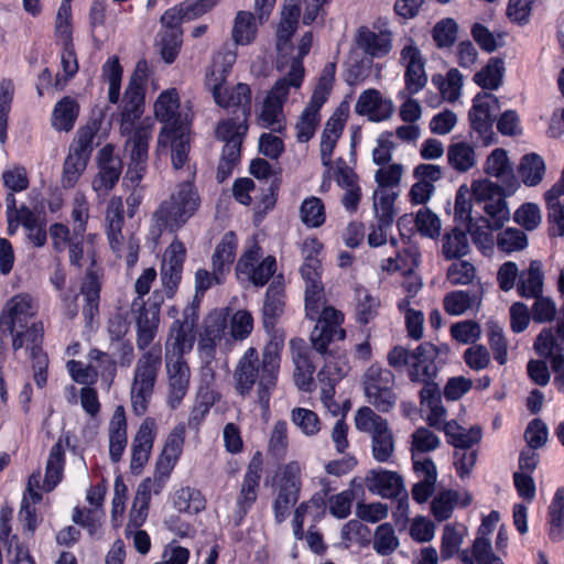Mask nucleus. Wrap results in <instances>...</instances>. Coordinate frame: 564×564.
I'll return each mask as SVG.
<instances>
[{"label": "nucleus", "instance_id": "1", "mask_svg": "<svg viewBox=\"0 0 564 564\" xmlns=\"http://www.w3.org/2000/svg\"><path fill=\"white\" fill-rule=\"evenodd\" d=\"M282 349L283 340L276 337L264 346L261 358L254 347H249L234 369L236 392L243 398L254 392L259 404L268 409L278 382Z\"/></svg>", "mask_w": 564, "mask_h": 564}, {"label": "nucleus", "instance_id": "2", "mask_svg": "<svg viewBox=\"0 0 564 564\" xmlns=\"http://www.w3.org/2000/svg\"><path fill=\"white\" fill-rule=\"evenodd\" d=\"M145 88L128 84L121 109L120 131L127 137L124 148L129 152L130 163L126 177L132 184H139L147 173L149 143L152 137V122L145 119L134 127L144 110Z\"/></svg>", "mask_w": 564, "mask_h": 564}, {"label": "nucleus", "instance_id": "3", "mask_svg": "<svg viewBox=\"0 0 564 564\" xmlns=\"http://www.w3.org/2000/svg\"><path fill=\"white\" fill-rule=\"evenodd\" d=\"M198 318L197 306L185 307L183 319L172 323L165 341V369L167 375V402L172 409L177 408L187 393L191 378L189 367L184 355L193 348L192 332Z\"/></svg>", "mask_w": 564, "mask_h": 564}, {"label": "nucleus", "instance_id": "4", "mask_svg": "<svg viewBox=\"0 0 564 564\" xmlns=\"http://www.w3.org/2000/svg\"><path fill=\"white\" fill-rule=\"evenodd\" d=\"M195 170L187 166L186 178L180 182L169 198L164 199L152 216L158 235L164 230L176 232L199 209L200 196L194 186Z\"/></svg>", "mask_w": 564, "mask_h": 564}, {"label": "nucleus", "instance_id": "5", "mask_svg": "<svg viewBox=\"0 0 564 564\" xmlns=\"http://www.w3.org/2000/svg\"><path fill=\"white\" fill-rule=\"evenodd\" d=\"M441 349L430 341L420 344L409 350L403 346H394L387 355L390 367L395 370H408L412 382L426 381L437 377L440 367L436 362Z\"/></svg>", "mask_w": 564, "mask_h": 564}, {"label": "nucleus", "instance_id": "6", "mask_svg": "<svg viewBox=\"0 0 564 564\" xmlns=\"http://www.w3.org/2000/svg\"><path fill=\"white\" fill-rule=\"evenodd\" d=\"M142 351L135 364L130 389L131 408L137 416L145 414L162 366L160 345H153Z\"/></svg>", "mask_w": 564, "mask_h": 564}, {"label": "nucleus", "instance_id": "7", "mask_svg": "<svg viewBox=\"0 0 564 564\" xmlns=\"http://www.w3.org/2000/svg\"><path fill=\"white\" fill-rule=\"evenodd\" d=\"M357 430L371 434V453L378 463H392L395 440L388 421L370 408H360L355 416Z\"/></svg>", "mask_w": 564, "mask_h": 564}, {"label": "nucleus", "instance_id": "8", "mask_svg": "<svg viewBox=\"0 0 564 564\" xmlns=\"http://www.w3.org/2000/svg\"><path fill=\"white\" fill-rule=\"evenodd\" d=\"M300 75L301 69L297 63L293 72V78L285 75L276 80L269 90L260 113V120L264 128H270L275 132L284 130L283 106L288 100L291 88H300Z\"/></svg>", "mask_w": 564, "mask_h": 564}, {"label": "nucleus", "instance_id": "9", "mask_svg": "<svg viewBox=\"0 0 564 564\" xmlns=\"http://www.w3.org/2000/svg\"><path fill=\"white\" fill-rule=\"evenodd\" d=\"M302 468L297 462L280 467L276 480V496L272 503L276 523L284 522L291 509L296 505L302 488Z\"/></svg>", "mask_w": 564, "mask_h": 564}, {"label": "nucleus", "instance_id": "10", "mask_svg": "<svg viewBox=\"0 0 564 564\" xmlns=\"http://www.w3.org/2000/svg\"><path fill=\"white\" fill-rule=\"evenodd\" d=\"M473 195L477 203H482V209L487 215V226L492 230L500 229L510 219L505 196L508 195L506 187L489 180H480L473 183Z\"/></svg>", "mask_w": 564, "mask_h": 564}, {"label": "nucleus", "instance_id": "11", "mask_svg": "<svg viewBox=\"0 0 564 564\" xmlns=\"http://www.w3.org/2000/svg\"><path fill=\"white\" fill-rule=\"evenodd\" d=\"M393 387L392 371L377 364L371 365L364 375L366 397L369 403L380 412H389L395 405L397 395Z\"/></svg>", "mask_w": 564, "mask_h": 564}, {"label": "nucleus", "instance_id": "12", "mask_svg": "<svg viewBox=\"0 0 564 564\" xmlns=\"http://www.w3.org/2000/svg\"><path fill=\"white\" fill-rule=\"evenodd\" d=\"M343 322L344 315L341 312L334 307H323L310 336L313 348L317 352L321 355L327 354L330 341L335 339L343 340L345 338L346 333L341 328Z\"/></svg>", "mask_w": 564, "mask_h": 564}, {"label": "nucleus", "instance_id": "13", "mask_svg": "<svg viewBox=\"0 0 564 564\" xmlns=\"http://www.w3.org/2000/svg\"><path fill=\"white\" fill-rule=\"evenodd\" d=\"M400 62L405 67V87L399 98L416 95L427 84V75L421 51L412 41L401 50Z\"/></svg>", "mask_w": 564, "mask_h": 564}, {"label": "nucleus", "instance_id": "14", "mask_svg": "<svg viewBox=\"0 0 564 564\" xmlns=\"http://www.w3.org/2000/svg\"><path fill=\"white\" fill-rule=\"evenodd\" d=\"M263 471V458L260 452H256L251 457L243 480L241 484L240 492L236 501L235 521L239 524L246 517L252 505L258 497V488L260 485Z\"/></svg>", "mask_w": 564, "mask_h": 564}, {"label": "nucleus", "instance_id": "15", "mask_svg": "<svg viewBox=\"0 0 564 564\" xmlns=\"http://www.w3.org/2000/svg\"><path fill=\"white\" fill-rule=\"evenodd\" d=\"M300 13V0H285L276 29L278 67L281 70L283 69L281 59L294 51L291 39L297 29Z\"/></svg>", "mask_w": 564, "mask_h": 564}, {"label": "nucleus", "instance_id": "16", "mask_svg": "<svg viewBox=\"0 0 564 564\" xmlns=\"http://www.w3.org/2000/svg\"><path fill=\"white\" fill-rule=\"evenodd\" d=\"M99 172L93 180V188L98 194H107L118 183L122 173V161L115 154L111 144L105 145L98 153Z\"/></svg>", "mask_w": 564, "mask_h": 564}, {"label": "nucleus", "instance_id": "17", "mask_svg": "<svg viewBox=\"0 0 564 564\" xmlns=\"http://www.w3.org/2000/svg\"><path fill=\"white\" fill-rule=\"evenodd\" d=\"M171 145V159L173 167L178 170H184V174H186L187 166L194 167L188 164V152L191 149L189 145V134L186 126H180L178 129H166L163 128L158 138V149L166 148ZM186 178V175H184Z\"/></svg>", "mask_w": 564, "mask_h": 564}, {"label": "nucleus", "instance_id": "18", "mask_svg": "<svg viewBox=\"0 0 564 564\" xmlns=\"http://www.w3.org/2000/svg\"><path fill=\"white\" fill-rule=\"evenodd\" d=\"M35 314V307L30 295L18 294L4 306L0 316V330L13 334L17 328H25L29 319Z\"/></svg>", "mask_w": 564, "mask_h": 564}, {"label": "nucleus", "instance_id": "19", "mask_svg": "<svg viewBox=\"0 0 564 564\" xmlns=\"http://www.w3.org/2000/svg\"><path fill=\"white\" fill-rule=\"evenodd\" d=\"M369 491L386 499H398L400 502L408 499L402 477L395 473L382 468L371 469L366 477Z\"/></svg>", "mask_w": 564, "mask_h": 564}, {"label": "nucleus", "instance_id": "20", "mask_svg": "<svg viewBox=\"0 0 564 564\" xmlns=\"http://www.w3.org/2000/svg\"><path fill=\"white\" fill-rule=\"evenodd\" d=\"M260 256V248L258 246H253L239 259L237 264V270L247 274L256 286H263L267 284L276 269V261L274 257L268 256L259 262Z\"/></svg>", "mask_w": 564, "mask_h": 564}, {"label": "nucleus", "instance_id": "21", "mask_svg": "<svg viewBox=\"0 0 564 564\" xmlns=\"http://www.w3.org/2000/svg\"><path fill=\"white\" fill-rule=\"evenodd\" d=\"M394 109L392 100L383 98L381 93L375 88L364 90L355 104V112L367 117L372 122L390 119Z\"/></svg>", "mask_w": 564, "mask_h": 564}, {"label": "nucleus", "instance_id": "22", "mask_svg": "<svg viewBox=\"0 0 564 564\" xmlns=\"http://www.w3.org/2000/svg\"><path fill=\"white\" fill-rule=\"evenodd\" d=\"M133 311L137 313V347L139 350H148L158 334L160 306L156 303L140 302Z\"/></svg>", "mask_w": 564, "mask_h": 564}, {"label": "nucleus", "instance_id": "23", "mask_svg": "<svg viewBox=\"0 0 564 564\" xmlns=\"http://www.w3.org/2000/svg\"><path fill=\"white\" fill-rule=\"evenodd\" d=\"M156 435V423L147 417L140 425L132 441V455L130 468L133 474H139L150 458Z\"/></svg>", "mask_w": 564, "mask_h": 564}, {"label": "nucleus", "instance_id": "24", "mask_svg": "<svg viewBox=\"0 0 564 564\" xmlns=\"http://www.w3.org/2000/svg\"><path fill=\"white\" fill-rule=\"evenodd\" d=\"M161 474L155 470L153 478H147L138 486L137 494L133 500L130 521L135 527L143 524L148 517L149 505L152 494L159 495L167 478H161Z\"/></svg>", "mask_w": 564, "mask_h": 564}, {"label": "nucleus", "instance_id": "25", "mask_svg": "<svg viewBox=\"0 0 564 564\" xmlns=\"http://www.w3.org/2000/svg\"><path fill=\"white\" fill-rule=\"evenodd\" d=\"M499 109V101L492 94H477L473 100V107L469 110L468 118L471 128L479 132H488Z\"/></svg>", "mask_w": 564, "mask_h": 564}, {"label": "nucleus", "instance_id": "26", "mask_svg": "<svg viewBox=\"0 0 564 564\" xmlns=\"http://www.w3.org/2000/svg\"><path fill=\"white\" fill-rule=\"evenodd\" d=\"M185 426L183 424H178L167 435L163 451L158 458L155 466V470L162 475L161 478L170 477L174 466L182 455L185 442Z\"/></svg>", "mask_w": 564, "mask_h": 564}, {"label": "nucleus", "instance_id": "27", "mask_svg": "<svg viewBox=\"0 0 564 564\" xmlns=\"http://www.w3.org/2000/svg\"><path fill=\"white\" fill-rule=\"evenodd\" d=\"M484 171L487 175L501 181L502 185L508 191V195L514 193L519 186L505 149L497 148L487 156Z\"/></svg>", "mask_w": 564, "mask_h": 564}, {"label": "nucleus", "instance_id": "28", "mask_svg": "<svg viewBox=\"0 0 564 564\" xmlns=\"http://www.w3.org/2000/svg\"><path fill=\"white\" fill-rule=\"evenodd\" d=\"M215 102L232 111L235 116L248 118L251 113V89L247 84L239 83L235 87H224L217 93Z\"/></svg>", "mask_w": 564, "mask_h": 564}, {"label": "nucleus", "instance_id": "29", "mask_svg": "<svg viewBox=\"0 0 564 564\" xmlns=\"http://www.w3.org/2000/svg\"><path fill=\"white\" fill-rule=\"evenodd\" d=\"M356 43L366 54L380 58L390 53L392 34L387 30L376 32L368 26H360L356 35Z\"/></svg>", "mask_w": 564, "mask_h": 564}, {"label": "nucleus", "instance_id": "30", "mask_svg": "<svg viewBox=\"0 0 564 564\" xmlns=\"http://www.w3.org/2000/svg\"><path fill=\"white\" fill-rule=\"evenodd\" d=\"M281 276H276L269 285L262 307L263 326L269 332L284 312V285Z\"/></svg>", "mask_w": 564, "mask_h": 564}, {"label": "nucleus", "instance_id": "31", "mask_svg": "<svg viewBox=\"0 0 564 564\" xmlns=\"http://www.w3.org/2000/svg\"><path fill=\"white\" fill-rule=\"evenodd\" d=\"M127 420L122 406H118L109 422V456L111 462L118 463L127 447Z\"/></svg>", "mask_w": 564, "mask_h": 564}, {"label": "nucleus", "instance_id": "32", "mask_svg": "<svg viewBox=\"0 0 564 564\" xmlns=\"http://www.w3.org/2000/svg\"><path fill=\"white\" fill-rule=\"evenodd\" d=\"M100 289L98 276L91 270L87 271L80 286L84 297L83 316L86 325L91 326L99 315Z\"/></svg>", "mask_w": 564, "mask_h": 564}, {"label": "nucleus", "instance_id": "33", "mask_svg": "<svg viewBox=\"0 0 564 564\" xmlns=\"http://www.w3.org/2000/svg\"><path fill=\"white\" fill-rule=\"evenodd\" d=\"M178 108L180 98L177 91L169 89L161 93L158 97L154 104V113L160 121L165 123L164 128L178 129L180 126H183L180 123Z\"/></svg>", "mask_w": 564, "mask_h": 564}, {"label": "nucleus", "instance_id": "34", "mask_svg": "<svg viewBox=\"0 0 564 564\" xmlns=\"http://www.w3.org/2000/svg\"><path fill=\"white\" fill-rule=\"evenodd\" d=\"M544 273L542 263L532 260L529 268L522 270L517 282V292L520 296L531 299L543 293Z\"/></svg>", "mask_w": 564, "mask_h": 564}, {"label": "nucleus", "instance_id": "35", "mask_svg": "<svg viewBox=\"0 0 564 564\" xmlns=\"http://www.w3.org/2000/svg\"><path fill=\"white\" fill-rule=\"evenodd\" d=\"M324 104L325 101L311 97L295 124L299 142H308L314 137L321 121L319 110Z\"/></svg>", "mask_w": 564, "mask_h": 564}, {"label": "nucleus", "instance_id": "36", "mask_svg": "<svg viewBox=\"0 0 564 564\" xmlns=\"http://www.w3.org/2000/svg\"><path fill=\"white\" fill-rule=\"evenodd\" d=\"M446 156L448 165L458 173H466L477 164L475 145L466 141L451 143Z\"/></svg>", "mask_w": 564, "mask_h": 564}, {"label": "nucleus", "instance_id": "37", "mask_svg": "<svg viewBox=\"0 0 564 564\" xmlns=\"http://www.w3.org/2000/svg\"><path fill=\"white\" fill-rule=\"evenodd\" d=\"M322 250V245L317 239L305 240L303 245L304 263L301 267V274L305 281V286L308 284H322L321 272L322 264L318 259V253Z\"/></svg>", "mask_w": 564, "mask_h": 564}, {"label": "nucleus", "instance_id": "38", "mask_svg": "<svg viewBox=\"0 0 564 564\" xmlns=\"http://www.w3.org/2000/svg\"><path fill=\"white\" fill-rule=\"evenodd\" d=\"M254 10H257L254 8ZM259 15V12L256 11ZM268 20L264 19L262 22L260 21V18L258 17L259 24H262ZM258 33V22L253 13L248 11H239L236 14L234 26L231 31L232 40L236 45H249L251 44Z\"/></svg>", "mask_w": 564, "mask_h": 564}, {"label": "nucleus", "instance_id": "39", "mask_svg": "<svg viewBox=\"0 0 564 564\" xmlns=\"http://www.w3.org/2000/svg\"><path fill=\"white\" fill-rule=\"evenodd\" d=\"M444 433L447 443L456 449H469L481 440V429L479 426L465 429L454 420L446 423Z\"/></svg>", "mask_w": 564, "mask_h": 564}, {"label": "nucleus", "instance_id": "40", "mask_svg": "<svg viewBox=\"0 0 564 564\" xmlns=\"http://www.w3.org/2000/svg\"><path fill=\"white\" fill-rule=\"evenodd\" d=\"M562 196H564V185L562 183L554 184L544 194L547 220L552 228L556 230V235L564 237V203L560 202Z\"/></svg>", "mask_w": 564, "mask_h": 564}, {"label": "nucleus", "instance_id": "41", "mask_svg": "<svg viewBox=\"0 0 564 564\" xmlns=\"http://www.w3.org/2000/svg\"><path fill=\"white\" fill-rule=\"evenodd\" d=\"M343 130L344 121L340 117L337 116H332L327 120L323 130L319 144L321 160L322 164L328 169L332 166L333 151L343 133Z\"/></svg>", "mask_w": 564, "mask_h": 564}, {"label": "nucleus", "instance_id": "42", "mask_svg": "<svg viewBox=\"0 0 564 564\" xmlns=\"http://www.w3.org/2000/svg\"><path fill=\"white\" fill-rule=\"evenodd\" d=\"M459 558L465 564H503L501 558L494 554L490 540L484 534H478L474 541L471 552L463 550Z\"/></svg>", "mask_w": 564, "mask_h": 564}, {"label": "nucleus", "instance_id": "43", "mask_svg": "<svg viewBox=\"0 0 564 564\" xmlns=\"http://www.w3.org/2000/svg\"><path fill=\"white\" fill-rule=\"evenodd\" d=\"M79 106L70 97L62 98L54 107L52 113V126L57 131H70L77 120Z\"/></svg>", "mask_w": 564, "mask_h": 564}, {"label": "nucleus", "instance_id": "44", "mask_svg": "<svg viewBox=\"0 0 564 564\" xmlns=\"http://www.w3.org/2000/svg\"><path fill=\"white\" fill-rule=\"evenodd\" d=\"M294 381L299 389L311 391L313 388V375L315 366L313 365L310 352L306 348L293 349Z\"/></svg>", "mask_w": 564, "mask_h": 564}, {"label": "nucleus", "instance_id": "45", "mask_svg": "<svg viewBox=\"0 0 564 564\" xmlns=\"http://www.w3.org/2000/svg\"><path fill=\"white\" fill-rule=\"evenodd\" d=\"M470 250L468 235L455 227L446 231L442 239V254L446 260L460 259Z\"/></svg>", "mask_w": 564, "mask_h": 564}, {"label": "nucleus", "instance_id": "46", "mask_svg": "<svg viewBox=\"0 0 564 564\" xmlns=\"http://www.w3.org/2000/svg\"><path fill=\"white\" fill-rule=\"evenodd\" d=\"M107 237L111 250L117 254L118 258H124L128 267H133L138 262L139 256V240L134 237H130L126 243H123L122 230L107 229Z\"/></svg>", "mask_w": 564, "mask_h": 564}, {"label": "nucleus", "instance_id": "47", "mask_svg": "<svg viewBox=\"0 0 564 564\" xmlns=\"http://www.w3.org/2000/svg\"><path fill=\"white\" fill-rule=\"evenodd\" d=\"M549 536L554 542L564 540V487L558 488L549 506Z\"/></svg>", "mask_w": 564, "mask_h": 564}, {"label": "nucleus", "instance_id": "48", "mask_svg": "<svg viewBox=\"0 0 564 564\" xmlns=\"http://www.w3.org/2000/svg\"><path fill=\"white\" fill-rule=\"evenodd\" d=\"M64 470V449L61 442L55 443L46 462L43 489L52 491L61 481Z\"/></svg>", "mask_w": 564, "mask_h": 564}, {"label": "nucleus", "instance_id": "49", "mask_svg": "<svg viewBox=\"0 0 564 564\" xmlns=\"http://www.w3.org/2000/svg\"><path fill=\"white\" fill-rule=\"evenodd\" d=\"M237 249V237L232 231L224 235L220 242L216 246L212 257V267L220 269L224 273L229 272L230 265L235 261Z\"/></svg>", "mask_w": 564, "mask_h": 564}, {"label": "nucleus", "instance_id": "50", "mask_svg": "<svg viewBox=\"0 0 564 564\" xmlns=\"http://www.w3.org/2000/svg\"><path fill=\"white\" fill-rule=\"evenodd\" d=\"M89 158L80 153L68 151L63 165L61 184L63 188H73L87 167Z\"/></svg>", "mask_w": 564, "mask_h": 564}, {"label": "nucleus", "instance_id": "51", "mask_svg": "<svg viewBox=\"0 0 564 564\" xmlns=\"http://www.w3.org/2000/svg\"><path fill=\"white\" fill-rule=\"evenodd\" d=\"M400 545L394 527L391 523L378 525L373 533L372 549L381 556L393 554Z\"/></svg>", "mask_w": 564, "mask_h": 564}, {"label": "nucleus", "instance_id": "52", "mask_svg": "<svg viewBox=\"0 0 564 564\" xmlns=\"http://www.w3.org/2000/svg\"><path fill=\"white\" fill-rule=\"evenodd\" d=\"M545 164L543 159L535 154H525L520 162L518 173L527 186H535L543 180Z\"/></svg>", "mask_w": 564, "mask_h": 564}, {"label": "nucleus", "instance_id": "53", "mask_svg": "<svg viewBox=\"0 0 564 564\" xmlns=\"http://www.w3.org/2000/svg\"><path fill=\"white\" fill-rule=\"evenodd\" d=\"M355 300L356 321L361 325H366L377 316L380 302L377 297L372 296L365 288L356 289Z\"/></svg>", "mask_w": 564, "mask_h": 564}, {"label": "nucleus", "instance_id": "54", "mask_svg": "<svg viewBox=\"0 0 564 564\" xmlns=\"http://www.w3.org/2000/svg\"><path fill=\"white\" fill-rule=\"evenodd\" d=\"M174 506L180 512L195 514L205 509L206 500L198 489L183 487L175 494Z\"/></svg>", "mask_w": 564, "mask_h": 564}, {"label": "nucleus", "instance_id": "55", "mask_svg": "<svg viewBox=\"0 0 564 564\" xmlns=\"http://www.w3.org/2000/svg\"><path fill=\"white\" fill-rule=\"evenodd\" d=\"M440 445L441 440L434 432L424 426L417 427L411 435L412 459L437 449Z\"/></svg>", "mask_w": 564, "mask_h": 564}, {"label": "nucleus", "instance_id": "56", "mask_svg": "<svg viewBox=\"0 0 564 564\" xmlns=\"http://www.w3.org/2000/svg\"><path fill=\"white\" fill-rule=\"evenodd\" d=\"M300 217L302 223L310 228L321 227L326 219L322 199L315 196L305 198L300 207Z\"/></svg>", "mask_w": 564, "mask_h": 564}, {"label": "nucleus", "instance_id": "57", "mask_svg": "<svg viewBox=\"0 0 564 564\" xmlns=\"http://www.w3.org/2000/svg\"><path fill=\"white\" fill-rule=\"evenodd\" d=\"M503 63L497 58H490L488 64L474 76V82L484 89H497L503 77Z\"/></svg>", "mask_w": 564, "mask_h": 564}, {"label": "nucleus", "instance_id": "58", "mask_svg": "<svg viewBox=\"0 0 564 564\" xmlns=\"http://www.w3.org/2000/svg\"><path fill=\"white\" fill-rule=\"evenodd\" d=\"M182 29H162L159 36L161 56L165 63L171 64L178 55L182 45Z\"/></svg>", "mask_w": 564, "mask_h": 564}, {"label": "nucleus", "instance_id": "59", "mask_svg": "<svg viewBox=\"0 0 564 564\" xmlns=\"http://www.w3.org/2000/svg\"><path fill=\"white\" fill-rule=\"evenodd\" d=\"M465 528L463 525H455L447 523L443 529L441 541V557L449 560L459 552L463 544Z\"/></svg>", "mask_w": 564, "mask_h": 564}, {"label": "nucleus", "instance_id": "60", "mask_svg": "<svg viewBox=\"0 0 564 564\" xmlns=\"http://www.w3.org/2000/svg\"><path fill=\"white\" fill-rule=\"evenodd\" d=\"M102 75L109 83L108 99L116 105L120 99V86L122 78V67L118 57L109 58L102 66Z\"/></svg>", "mask_w": 564, "mask_h": 564}, {"label": "nucleus", "instance_id": "61", "mask_svg": "<svg viewBox=\"0 0 564 564\" xmlns=\"http://www.w3.org/2000/svg\"><path fill=\"white\" fill-rule=\"evenodd\" d=\"M291 421L306 436H314L321 430L317 414L305 408H294L291 411Z\"/></svg>", "mask_w": 564, "mask_h": 564}, {"label": "nucleus", "instance_id": "62", "mask_svg": "<svg viewBox=\"0 0 564 564\" xmlns=\"http://www.w3.org/2000/svg\"><path fill=\"white\" fill-rule=\"evenodd\" d=\"M458 496L456 491L444 490L434 497L431 503V511L434 518L442 522L452 517L457 503Z\"/></svg>", "mask_w": 564, "mask_h": 564}, {"label": "nucleus", "instance_id": "63", "mask_svg": "<svg viewBox=\"0 0 564 564\" xmlns=\"http://www.w3.org/2000/svg\"><path fill=\"white\" fill-rule=\"evenodd\" d=\"M534 349L540 357L552 360L557 355H563V347L558 343L551 328H543L534 341Z\"/></svg>", "mask_w": 564, "mask_h": 564}, {"label": "nucleus", "instance_id": "64", "mask_svg": "<svg viewBox=\"0 0 564 564\" xmlns=\"http://www.w3.org/2000/svg\"><path fill=\"white\" fill-rule=\"evenodd\" d=\"M527 246V235L520 229L507 228L498 234L497 247L505 253L523 250Z\"/></svg>", "mask_w": 564, "mask_h": 564}]
</instances>
